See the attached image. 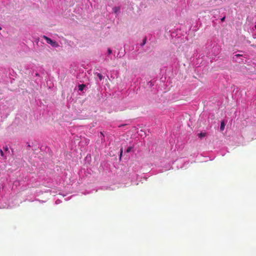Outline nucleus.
I'll return each mask as SVG.
<instances>
[{"instance_id": "f257e3e1", "label": "nucleus", "mask_w": 256, "mask_h": 256, "mask_svg": "<svg viewBox=\"0 0 256 256\" xmlns=\"http://www.w3.org/2000/svg\"><path fill=\"white\" fill-rule=\"evenodd\" d=\"M42 38L46 40L48 44H50L52 46L54 47H58V44L56 41H53L48 36H43Z\"/></svg>"}, {"instance_id": "f03ea898", "label": "nucleus", "mask_w": 256, "mask_h": 256, "mask_svg": "<svg viewBox=\"0 0 256 256\" xmlns=\"http://www.w3.org/2000/svg\"><path fill=\"white\" fill-rule=\"evenodd\" d=\"M85 85L84 84H80L78 86V90L80 91H82L84 90V88L85 87Z\"/></svg>"}, {"instance_id": "7ed1b4c3", "label": "nucleus", "mask_w": 256, "mask_h": 256, "mask_svg": "<svg viewBox=\"0 0 256 256\" xmlns=\"http://www.w3.org/2000/svg\"><path fill=\"white\" fill-rule=\"evenodd\" d=\"M224 121L221 122L220 129L221 130H223L224 128Z\"/></svg>"}, {"instance_id": "20e7f679", "label": "nucleus", "mask_w": 256, "mask_h": 256, "mask_svg": "<svg viewBox=\"0 0 256 256\" xmlns=\"http://www.w3.org/2000/svg\"><path fill=\"white\" fill-rule=\"evenodd\" d=\"M132 148H133V147H132V146H130V147H128V148L126 149V152H128H128H130L132 150Z\"/></svg>"}, {"instance_id": "39448f33", "label": "nucleus", "mask_w": 256, "mask_h": 256, "mask_svg": "<svg viewBox=\"0 0 256 256\" xmlns=\"http://www.w3.org/2000/svg\"><path fill=\"white\" fill-rule=\"evenodd\" d=\"M97 76L98 77L100 80H102L103 76L100 74L98 73Z\"/></svg>"}, {"instance_id": "423d86ee", "label": "nucleus", "mask_w": 256, "mask_h": 256, "mask_svg": "<svg viewBox=\"0 0 256 256\" xmlns=\"http://www.w3.org/2000/svg\"><path fill=\"white\" fill-rule=\"evenodd\" d=\"M198 136L200 138L204 137L206 136V134L205 133H200V134H198Z\"/></svg>"}, {"instance_id": "0eeeda50", "label": "nucleus", "mask_w": 256, "mask_h": 256, "mask_svg": "<svg viewBox=\"0 0 256 256\" xmlns=\"http://www.w3.org/2000/svg\"><path fill=\"white\" fill-rule=\"evenodd\" d=\"M122 152H123V150L122 148H121L120 150V158H121V156H122Z\"/></svg>"}, {"instance_id": "6e6552de", "label": "nucleus", "mask_w": 256, "mask_h": 256, "mask_svg": "<svg viewBox=\"0 0 256 256\" xmlns=\"http://www.w3.org/2000/svg\"><path fill=\"white\" fill-rule=\"evenodd\" d=\"M0 153L1 156H4V152L2 150H0Z\"/></svg>"}, {"instance_id": "1a4fd4ad", "label": "nucleus", "mask_w": 256, "mask_h": 256, "mask_svg": "<svg viewBox=\"0 0 256 256\" xmlns=\"http://www.w3.org/2000/svg\"><path fill=\"white\" fill-rule=\"evenodd\" d=\"M108 54H112V50H111L110 48H108Z\"/></svg>"}, {"instance_id": "9d476101", "label": "nucleus", "mask_w": 256, "mask_h": 256, "mask_svg": "<svg viewBox=\"0 0 256 256\" xmlns=\"http://www.w3.org/2000/svg\"><path fill=\"white\" fill-rule=\"evenodd\" d=\"M4 149L5 151H8V148L7 146H6L5 147H4Z\"/></svg>"}, {"instance_id": "9b49d317", "label": "nucleus", "mask_w": 256, "mask_h": 256, "mask_svg": "<svg viewBox=\"0 0 256 256\" xmlns=\"http://www.w3.org/2000/svg\"><path fill=\"white\" fill-rule=\"evenodd\" d=\"M225 20V16H224L222 18H221V21L222 22H224Z\"/></svg>"}, {"instance_id": "f8f14e48", "label": "nucleus", "mask_w": 256, "mask_h": 256, "mask_svg": "<svg viewBox=\"0 0 256 256\" xmlns=\"http://www.w3.org/2000/svg\"><path fill=\"white\" fill-rule=\"evenodd\" d=\"M146 41V38H144V42H143V45L145 44Z\"/></svg>"}, {"instance_id": "ddd939ff", "label": "nucleus", "mask_w": 256, "mask_h": 256, "mask_svg": "<svg viewBox=\"0 0 256 256\" xmlns=\"http://www.w3.org/2000/svg\"><path fill=\"white\" fill-rule=\"evenodd\" d=\"M255 28H256V25L255 26Z\"/></svg>"}, {"instance_id": "4468645a", "label": "nucleus", "mask_w": 256, "mask_h": 256, "mask_svg": "<svg viewBox=\"0 0 256 256\" xmlns=\"http://www.w3.org/2000/svg\"><path fill=\"white\" fill-rule=\"evenodd\" d=\"M0 30H1V28L0 27Z\"/></svg>"}]
</instances>
